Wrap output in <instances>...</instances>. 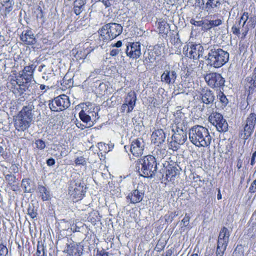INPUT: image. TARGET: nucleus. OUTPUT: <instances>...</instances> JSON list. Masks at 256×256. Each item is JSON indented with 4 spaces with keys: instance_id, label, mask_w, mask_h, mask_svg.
Here are the masks:
<instances>
[{
    "instance_id": "obj_60",
    "label": "nucleus",
    "mask_w": 256,
    "mask_h": 256,
    "mask_svg": "<svg viewBox=\"0 0 256 256\" xmlns=\"http://www.w3.org/2000/svg\"><path fill=\"white\" fill-rule=\"evenodd\" d=\"M46 163L48 166H54L56 162L53 158H51L46 160Z\"/></svg>"
},
{
    "instance_id": "obj_36",
    "label": "nucleus",
    "mask_w": 256,
    "mask_h": 256,
    "mask_svg": "<svg viewBox=\"0 0 256 256\" xmlns=\"http://www.w3.org/2000/svg\"><path fill=\"white\" fill-rule=\"evenodd\" d=\"M216 96L220 103V106L226 107L228 103V100L226 95L222 92L220 91Z\"/></svg>"
},
{
    "instance_id": "obj_40",
    "label": "nucleus",
    "mask_w": 256,
    "mask_h": 256,
    "mask_svg": "<svg viewBox=\"0 0 256 256\" xmlns=\"http://www.w3.org/2000/svg\"><path fill=\"white\" fill-rule=\"evenodd\" d=\"M5 178L10 186H14V184L16 182V176L11 174H6L5 176Z\"/></svg>"
},
{
    "instance_id": "obj_47",
    "label": "nucleus",
    "mask_w": 256,
    "mask_h": 256,
    "mask_svg": "<svg viewBox=\"0 0 256 256\" xmlns=\"http://www.w3.org/2000/svg\"><path fill=\"white\" fill-rule=\"evenodd\" d=\"M171 36V42L172 43L176 44L180 42V36L176 32L175 34H172Z\"/></svg>"
},
{
    "instance_id": "obj_44",
    "label": "nucleus",
    "mask_w": 256,
    "mask_h": 256,
    "mask_svg": "<svg viewBox=\"0 0 256 256\" xmlns=\"http://www.w3.org/2000/svg\"><path fill=\"white\" fill-rule=\"evenodd\" d=\"M248 19L249 16L248 12H244L242 16H240V18L239 19V20L242 22V27L244 26L246 22L248 20Z\"/></svg>"
},
{
    "instance_id": "obj_29",
    "label": "nucleus",
    "mask_w": 256,
    "mask_h": 256,
    "mask_svg": "<svg viewBox=\"0 0 256 256\" xmlns=\"http://www.w3.org/2000/svg\"><path fill=\"white\" fill-rule=\"evenodd\" d=\"M158 28H159L160 33L167 36L169 31L170 30L169 24L164 20H160L158 22Z\"/></svg>"
},
{
    "instance_id": "obj_5",
    "label": "nucleus",
    "mask_w": 256,
    "mask_h": 256,
    "mask_svg": "<svg viewBox=\"0 0 256 256\" xmlns=\"http://www.w3.org/2000/svg\"><path fill=\"white\" fill-rule=\"evenodd\" d=\"M123 27L116 22H110L104 24L98 30L100 40L108 43L121 34Z\"/></svg>"
},
{
    "instance_id": "obj_8",
    "label": "nucleus",
    "mask_w": 256,
    "mask_h": 256,
    "mask_svg": "<svg viewBox=\"0 0 256 256\" xmlns=\"http://www.w3.org/2000/svg\"><path fill=\"white\" fill-rule=\"evenodd\" d=\"M208 45V44L202 45L200 44L190 43L184 47L183 53L190 58L198 60L200 57L203 58L206 55Z\"/></svg>"
},
{
    "instance_id": "obj_43",
    "label": "nucleus",
    "mask_w": 256,
    "mask_h": 256,
    "mask_svg": "<svg viewBox=\"0 0 256 256\" xmlns=\"http://www.w3.org/2000/svg\"><path fill=\"white\" fill-rule=\"evenodd\" d=\"M8 254V249L6 245L0 244V256H6Z\"/></svg>"
},
{
    "instance_id": "obj_33",
    "label": "nucleus",
    "mask_w": 256,
    "mask_h": 256,
    "mask_svg": "<svg viewBox=\"0 0 256 256\" xmlns=\"http://www.w3.org/2000/svg\"><path fill=\"white\" fill-rule=\"evenodd\" d=\"M222 23V20L220 19L209 20L207 22H204V24L203 26L202 30H208L212 27L220 25Z\"/></svg>"
},
{
    "instance_id": "obj_19",
    "label": "nucleus",
    "mask_w": 256,
    "mask_h": 256,
    "mask_svg": "<svg viewBox=\"0 0 256 256\" xmlns=\"http://www.w3.org/2000/svg\"><path fill=\"white\" fill-rule=\"evenodd\" d=\"M152 142L157 146L162 144L166 140V135L162 129H158L151 136Z\"/></svg>"
},
{
    "instance_id": "obj_6",
    "label": "nucleus",
    "mask_w": 256,
    "mask_h": 256,
    "mask_svg": "<svg viewBox=\"0 0 256 256\" xmlns=\"http://www.w3.org/2000/svg\"><path fill=\"white\" fill-rule=\"evenodd\" d=\"M174 124L172 126V131L174 132L172 138L178 144H183L187 140L186 132L184 130V114L180 112L175 115Z\"/></svg>"
},
{
    "instance_id": "obj_10",
    "label": "nucleus",
    "mask_w": 256,
    "mask_h": 256,
    "mask_svg": "<svg viewBox=\"0 0 256 256\" xmlns=\"http://www.w3.org/2000/svg\"><path fill=\"white\" fill-rule=\"evenodd\" d=\"M198 5L208 14H213L220 11L222 0H196Z\"/></svg>"
},
{
    "instance_id": "obj_28",
    "label": "nucleus",
    "mask_w": 256,
    "mask_h": 256,
    "mask_svg": "<svg viewBox=\"0 0 256 256\" xmlns=\"http://www.w3.org/2000/svg\"><path fill=\"white\" fill-rule=\"evenodd\" d=\"M79 116L82 121L86 124L87 126L84 128H90L94 124V122L92 120L91 116L88 112L86 113L83 110L79 112Z\"/></svg>"
},
{
    "instance_id": "obj_55",
    "label": "nucleus",
    "mask_w": 256,
    "mask_h": 256,
    "mask_svg": "<svg viewBox=\"0 0 256 256\" xmlns=\"http://www.w3.org/2000/svg\"><path fill=\"white\" fill-rule=\"evenodd\" d=\"M249 192L251 193L256 192V179L252 183L249 188Z\"/></svg>"
},
{
    "instance_id": "obj_54",
    "label": "nucleus",
    "mask_w": 256,
    "mask_h": 256,
    "mask_svg": "<svg viewBox=\"0 0 256 256\" xmlns=\"http://www.w3.org/2000/svg\"><path fill=\"white\" fill-rule=\"evenodd\" d=\"M190 217L189 216L186 214L184 218L182 220V222L183 223L184 226H188L189 224V221H190Z\"/></svg>"
},
{
    "instance_id": "obj_45",
    "label": "nucleus",
    "mask_w": 256,
    "mask_h": 256,
    "mask_svg": "<svg viewBox=\"0 0 256 256\" xmlns=\"http://www.w3.org/2000/svg\"><path fill=\"white\" fill-rule=\"evenodd\" d=\"M243 252L241 246H238L233 252V256H243Z\"/></svg>"
},
{
    "instance_id": "obj_35",
    "label": "nucleus",
    "mask_w": 256,
    "mask_h": 256,
    "mask_svg": "<svg viewBox=\"0 0 256 256\" xmlns=\"http://www.w3.org/2000/svg\"><path fill=\"white\" fill-rule=\"evenodd\" d=\"M256 124V114L254 113H250L246 120L244 124L252 126V128H254Z\"/></svg>"
},
{
    "instance_id": "obj_52",
    "label": "nucleus",
    "mask_w": 256,
    "mask_h": 256,
    "mask_svg": "<svg viewBox=\"0 0 256 256\" xmlns=\"http://www.w3.org/2000/svg\"><path fill=\"white\" fill-rule=\"evenodd\" d=\"M190 23L196 26H202L203 28V26L204 24V22L203 20L196 21L194 20H191Z\"/></svg>"
},
{
    "instance_id": "obj_51",
    "label": "nucleus",
    "mask_w": 256,
    "mask_h": 256,
    "mask_svg": "<svg viewBox=\"0 0 256 256\" xmlns=\"http://www.w3.org/2000/svg\"><path fill=\"white\" fill-rule=\"evenodd\" d=\"M122 52L121 49L118 48H113L112 50H110V54L112 56H116L119 54H122Z\"/></svg>"
},
{
    "instance_id": "obj_53",
    "label": "nucleus",
    "mask_w": 256,
    "mask_h": 256,
    "mask_svg": "<svg viewBox=\"0 0 256 256\" xmlns=\"http://www.w3.org/2000/svg\"><path fill=\"white\" fill-rule=\"evenodd\" d=\"M232 31L234 34L236 35H239L240 34V26L236 24H234L232 27Z\"/></svg>"
},
{
    "instance_id": "obj_1",
    "label": "nucleus",
    "mask_w": 256,
    "mask_h": 256,
    "mask_svg": "<svg viewBox=\"0 0 256 256\" xmlns=\"http://www.w3.org/2000/svg\"><path fill=\"white\" fill-rule=\"evenodd\" d=\"M229 57V53L219 46L208 44L206 54L203 58L207 62L208 65L220 68L228 62Z\"/></svg>"
},
{
    "instance_id": "obj_2",
    "label": "nucleus",
    "mask_w": 256,
    "mask_h": 256,
    "mask_svg": "<svg viewBox=\"0 0 256 256\" xmlns=\"http://www.w3.org/2000/svg\"><path fill=\"white\" fill-rule=\"evenodd\" d=\"M36 66L31 64L26 66L24 69L18 72L20 78L16 79V83L19 86L20 92L21 94L24 92H32L34 89L36 81L34 80V73Z\"/></svg>"
},
{
    "instance_id": "obj_13",
    "label": "nucleus",
    "mask_w": 256,
    "mask_h": 256,
    "mask_svg": "<svg viewBox=\"0 0 256 256\" xmlns=\"http://www.w3.org/2000/svg\"><path fill=\"white\" fill-rule=\"evenodd\" d=\"M208 121L220 132H225L228 130V122L220 113H212L208 117Z\"/></svg>"
},
{
    "instance_id": "obj_24",
    "label": "nucleus",
    "mask_w": 256,
    "mask_h": 256,
    "mask_svg": "<svg viewBox=\"0 0 256 256\" xmlns=\"http://www.w3.org/2000/svg\"><path fill=\"white\" fill-rule=\"evenodd\" d=\"M230 234V230L224 226L220 232L217 243L228 245Z\"/></svg>"
},
{
    "instance_id": "obj_15",
    "label": "nucleus",
    "mask_w": 256,
    "mask_h": 256,
    "mask_svg": "<svg viewBox=\"0 0 256 256\" xmlns=\"http://www.w3.org/2000/svg\"><path fill=\"white\" fill-rule=\"evenodd\" d=\"M207 84L212 88H218L224 86L225 80L222 75L217 72H210L204 76Z\"/></svg>"
},
{
    "instance_id": "obj_59",
    "label": "nucleus",
    "mask_w": 256,
    "mask_h": 256,
    "mask_svg": "<svg viewBox=\"0 0 256 256\" xmlns=\"http://www.w3.org/2000/svg\"><path fill=\"white\" fill-rule=\"evenodd\" d=\"M254 17L249 18L248 22V24L251 27H254L256 24L255 20H254Z\"/></svg>"
},
{
    "instance_id": "obj_3",
    "label": "nucleus",
    "mask_w": 256,
    "mask_h": 256,
    "mask_svg": "<svg viewBox=\"0 0 256 256\" xmlns=\"http://www.w3.org/2000/svg\"><path fill=\"white\" fill-rule=\"evenodd\" d=\"M34 109L33 102H29L24 106L19 113L14 116V126L16 130L23 132L30 126L32 120V110Z\"/></svg>"
},
{
    "instance_id": "obj_31",
    "label": "nucleus",
    "mask_w": 256,
    "mask_h": 256,
    "mask_svg": "<svg viewBox=\"0 0 256 256\" xmlns=\"http://www.w3.org/2000/svg\"><path fill=\"white\" fill-rule=\"evenodd\" d=\"M156 55L152 50H148L144 54V62L146 61V63H152L156 60Z\"/></svg>"
},
{
    "instance_id": "obj_30",
    "label": "nucleus",
    "mask_w": 256,
    "mask_h": 256,
    "mask_svg": "<svg viewBox=\"0 0 256 256\" xmlns=\"http://www.w3.org/2000/svg\"><path fill=\"white\" fill-rule=\"evenodd\" d=\"M179 172L176 166H168L166 172V178L167 179L170 178V180H172V178H175Z\"/></svg>"
},
{
    "instance_id": "obj_26",
    "label": "nucleus",
    "mask_w": 256,
    "mask_h": 256,
    "mask_svg": "<svg viewBox=\"0 0 256 256\" xmlns=\"http://www.w3.org/2000/svg\"><path fill=\"white\" fill-rule=\"evenodd\" d=\"M86 2V0H74L73 2V11L76 16L80 15L84 10Z\"/></svg>"
},
{
    "instance_id": "obj_34",
    "label": "nucleus",
    "mask_w": 256,
    "mask_h": 256,
    "mask_svg": "<svg viewBox=\"0 0 256 256\" xmlns=\"http://www.w3.org/2000/svg\"><path fill=\"white\" fill-rule=\"evenodd\" d=\"M14 4V0H4L2 6L4 7V14L6 17L7 14L13 10V6Z\"/></svg>"
},
{
    "instance_id": "obj_25",
    "label": "nucleus",
    "mask_w": 256,
    "mask_h": 256,
    "mask_svg": "<svg viewBox=\"0 0 256 256\" xmlns=\"http://www.w3.org/2000/svg\"><path fill=\"white\" fill-rule=\"evenodd\" d=\"M21 186L24 192L32 193L35 190L34 182L28 178L22 180Z\"/></svg>"
},
{
    "instance_id": "obj_7",
    "label": "nucleus",
    "mask_w": 256,
    "mask_h": 256,
    "mask_svg": "<svg viewBox=\"0 0 256 256\" xmlns=\"http://www.w3.org/2000/svg\"><path fill=\"white\" fill-rule=\"evenodd\" d=\"M141 167H139L140 176L146 178L154 177L158 170V163L156 158L152 155L144 156L139 161Z\"/></svg>"
},
{
    "instance_id": "obj_39",
    "label": "nucleus",
    "mask_w": 256,
    "mask_h": 256,
    "mask_svg": "<svg viewBox=\"0 0 256 256\" xmlns=\"http://www.w3.org/2000/svg\"><path fill=\"white\" fill-rule=\"evenodd\" d=\"M100 110L98 107L94 108L93 110H88V112L90 115L91 116V118L92 121L94 122H96L100 118L98 114V112Z\"/></svg>"
},
{
    "instance_id": "obj_49",
    "label": "nucleus",
    "mask_w": 256,
    "mask_h": 256,
    "mask_svg": "<svg viewBox=\"0 0 256 256\" xmlns=\"http://www.w3.org/2000/svg\"><path fill=\"white\" fill-rule=\"evenodd\" d=\"M179 145L180 144H178L175 141L172 140V142H170L169 148L172 149L174 151H176L177 150L180 148Z\"/></svg>"
},
{
    "instance_id": "obj_9",
    "label": "nucleus",
    "mask_w": 256,
    "mask_h": 256,
    "mask_svg": "<svg viewBox=\"0 0 256 256\" xmlns=\"http://www.w3.org/2000/svg\"><path fill=\"white\" fill-rule=\"evenodd\" d=\"M86 189L84 181L80 178L76 179L70 182L68 194L76 200H80L85 195Z\"/></svg>"
},
{
    "instance_id": "obj_4",
    "label": "nucleus",
    "mask_w": 256,
    "mask_h": 256,
    "mask_svg": "<svg viewBox=\"0 0 256 256\" xmlns=\"http://www.w3.org/2000/svg\"><path fill=\"white\" fill-rule=\"evenodd\" d=\"M189 139L198 147H206L210 145L212 138L206 128L196 125L190 130Z\"/></svg>"
},
{
    "instance_id": "obj_16",
    "label": "nucleus",
    "mask_w": 256,
    "mask_h": 256,
    "mask_svg": "<svg viewBox=\"0 0 256 256\" xmlns=\"http://www.w3.org/2000/svg\"><path fill=\"white\" fill-rule=\"evenodd\" d=\"M242 84L248 96L256 92V67L252 74L243 80Z\"/></svg>"
},
{
    "instance_id": "obj_61",
    "label": "nucleus",
    "mask_w": 256,
    "mask_h": 256,
    "mask_svg": "<svg viewBox=\"0 0 256 256\" xmlns=\"http://www.w3.org/2000/svg\"><path fill=\"white\" fill-rule=\"evenodd\" d=\"M80 227L78 226L76 224H72L70 228V230L73 232H80Z\"/></svg>"
},
{
    "instance_id": "obj_37",
    "label": "nucleus",
    "mask_w": 256,
    "mask_h": 256,
    "mask_svg": "<svg viewBox=\"0 0 256 256\" xmlns=\"http://www.w3.org/2000/svg\"><path fill=\"white\" fill-rule=\"evenodd\" d=\"M37 209L35 208V206L33 204H30L28 208V214L30 216L34 219L36 218L38 216Z\"/></svg>"
},
{
    "instance_id": "obj_42",
    "label": "nucleus",
    "mask_w": 256,
    "mask_h": 256,
    "mask_svg": "<svg viewBox=\"0 0 256 256\" xmlns=\"http://www.w3.org/2000/svg\"><path fill=\"white\" fill-rule=\"evenodd\" d=\"M74 162L76 164V165H82V166H86V161L84 158L83 156H78L77 157L75 160Z\"/></svg>"
},
{
    "instance_id": "obj_12",
    "label": "nucleus",
    "mask_w": 256,
    "mask_h": 256,
    "mask_svg": "<svg viewBox=\"0 0 256 256\" xmlns=\"http://www.w3.org/2000/svg\"><path fill=\"white\" fill-rule=\"evenodd\" d=\"M200 98L203 104L202 109L206 108H212L216 105V100L214 92L208 88H202L199 92Z\"/></svg>"
},
{
    "instance_id": "obj_56",
    "label": "nucleus",
    "mask_w": 256,
    "mask_h": 256,
    "mask_svg": "<svg viewBox=\"0 0 256 256\" xmlns=\"http://www.w3.org/2000/svg\"><path fill=\"white\" fill-rule=\"evenodd\" d=\"M10 170L14 173H17L18 172V164H12L10 166Z\"/></svg>"
},
{
    "instance_id": "obj_38",
    "label": "nucleus",
    "mask_w": 256,
    "mask_h": 256,
    "mask_svg": "<svg viewBox=\"0 0 256 256\" xmlns=\"http://www.w3.org/2000/svg\"><path fill=\"white\" fill-rule=\"evenodd\" d=\"M228 244L217 243L216 256H223Z\"/></svg>"
},
{
    "instance_id": "obj_20",
    "label": "nucleus",
    "mask_w": 256,
    "mask_h": 256,
    "mask_svg": "<svg viewBox=\"0 0 256 256\" xmlns=\"http://www.w3.org/2000/svg\"><path fill=\"white\" fill-rule=\"evenodd\" d=\"M20 38L25 44L27 45H33L36 43V39L34 34L30 30H26L22 32Z\"/></svg>"
},
{
    "instance_id": "obj_21",
    "label": "nucleus",
    "mask_w": 256,
    "mask_h": 256,
    "mask_svg": "<svg viewBox=\"0 0 256 256\" xmlns=\"http://www.w3.org/2000/svg\"><path fill=\"white\" fill-rule=\"evenodd\" d=\"M66 253V256H81L82 254V250L78 245L72 244H66V247L63 250Z\"/></svg>"
},
{
    "instance_id": "obj_62",
    "label": "nucleus",
    "mask_w": 256,
    "mask_h": 256,
    "mask_svg": "<svg viewBox=\"0 0 256 256\" xmlns=\"http://www.w3.org/2000/svg\"><path fill=\"white\" fill-rule=\"evenodd\" d=\"M50 75H51V73L48 74L46 72H44L42 74V78L47 81L50 78V76H49Z\"/></svg>"
},
{
    "instance_id": "obj_17",
    "label": "nucleus",
    "mask_w": 256,
    "mask_h": 256,
    "mask_svg": "<svg viewBox=\"0 0 256 256\" xmlns=\"http://www.w3.org/2000/svg\"><path fill=\"white\" fill-rule=\"evenodd\" d=\"M145 147V142L141 138L134 139L131 140L130 144V152L136 157H138L143 154Z\"/></svg>"
},
{
    "instance_id": "obj_50",
    "label": "nucleus",
    "mask_w": 256,
    "mask_h": 256,
    "mask_svg": "<svg viewBox=\"0 0 256 256\" xmlns=\"http://www.w3.org/2000/svg\"><path fill=\"white\" fill-rule=\"evenodd\" d=\"M37 18H44V12L40 6H38L35 11Z\"/></svg>"
},
{
    "instance_id": "obj_58",
    "label": "nucleus",
    "mask_w": 256,
    "mask_h": 256,
    "mask_svg": "<svg viewBox=\"0 0 256 256\" xmlns=\"http://www.w3.org/2000/svg\"><path fill=\"white\" fill-rule=\"evenodd\" d=\"M96 256H109L108 252L104 250H98Z\"/></svg>"
},
{
    "instance_id": "obj_11",
    "label": "nucleus",
    "mask_w": 256,
    "mask_h": 256,
    "mask_svg": "<svg viewBox=\"0 0 256 256\" xmlns=\"http://www.w3.org/2000/svg\"><path fill=\"white\" fill-rule=\"evenodd\" d=\"M49 108L54 112H60L68 108L70 106L69 97L66 94H61L55 98L48 104Z\"/></svg>"
},
{
    "instance_id": "obj_41",
    "label": "nucleus",
    "mask_w": 256,
    "mask_h": 256,
    "mask_svg": "<svg viewBox=\"0 0 256 256\" xmlns=\"http://www.w3.org/2000/svg\"><path fill=\"white\" fill-rule=\"evenodd\" d=\"M34 144L36 148L40 150H44L46 146L45 142L41 139L36 140Z\"/></svg>"
},
{
    "instance_id": "obj_48",
    "label": "nucleus",
    "mask_w": 256,
    "mask_h": 256,
    "mask_svg": "<svg viewBox=\"0 0 256 256\" xmlns=\"http://www.w3.org/2000/svg\"><path fill=\"white\" fill-rule=\"evenodd\" d=\"M165 246L166 244L164 242H158L154 248V250L157 252H160L164 249Z\"/></svg>"
},
{
    "instance_id": "obj_14",
    "label": "nucleus",
    "mask_w": 256,
    "mask_h": 256,
    "mask_svg": "<svg viewBox=\"0 0 256 256\" xmlns=\"http://www.w3.org/2000/svg\"><path fill=\"white\" fill-rule=\"evenodd\" d=\"M178 68L168 66L160 76L161 82L168 86L174 84L178 77Z\"/></svg>"
},
{
    "instance_id": "obj_46",
    "label": "nucleus",
    "mask_w": 256,
    "mask_h": 256,
    "mask_svg": "<svg viewBox=\"0 0 256 256\" xmlns=\"http://www.w3.org/2000/svg\"><path fill=\"white\" fill-rule=\"evenodd\" d=\"M36 254L37 256H45L44 250L42 245H38Z\"/></svg>"
},
{
    "instance_id": "obj_27",
    "label": "nucleus",
    "mask_w": 256,
    "mask_h": 256,
    "mask_svg": "<svg viewBox=\"0 0 256 256\" xmlns=\"http://www.w3.org/2000/svg\"><path fill=\"white\" fill-rule=\"evenodd\" d=\"M38 190L42 201H47L51 198L50 192L46 186L38 184Z\"/></svg>"
},
{
    "instance_id": "obj_23",
    "label": "nucleus",
    "mask_w": 256,
    "mask_h": 256,
    "mask_svg": "<svg viewBox=\"0 0 256 256\" xmlns=\"http://www.w3.org/2000/svg\"><path fill=\"white\" fill-rule=\"evenodd\" d=\"M136 95L134 92H131L128 94L124 100V102L128 106V113L132 112L136 106Z\"/></svg>"
},
{
    "instance_id": "obj_57",
    "label": "nucleus",
    "mask_w": 256,
    "mask_h": 256,
    "mask_svg": "<svg viewBox=\"0 0 256 256\" xmlns=\"http://www.w3.org/2000/svg\"><path fill=\"white\" fill-rule=\"evenodd\" d=\"M250 222L252 223V226H254V225L256 226V210L251 217Z\"/></svg>"
},
{
    "instance_id": "obj_22",
    "label": "nucleus",
    "mask_w": 256,
    "mask_h": 256,
    "mask_svg": "<svg viewBox=\"0 0 256 256\" xmlns=\"http://www.w3.org/2000/svg\"><path fill=\"white\" fill-rule=\"evenodd\" d=\"M144 196V192L138 188L136 189L133 190L127 196L126 198L130 199V202L132 204H136L141 202Z\"/></svg>"
},
{
    "instance_id": "obj_32",
    "label": "nucleus",
    "mask_w": 256,
    "mask_h": 256,
    "mask_svg": "<svg viewBox=\"0 0 256 256\" xmlns=\"http://www.w3.org/2000/svg\"><path fill=\"white\" fill-rule=\"evenodd\" d=\"M254 128H252V126L244 124V128L241 133L242 138L244 140L248 139L254 132Z\"/></svg>"
},
{
    "instance_id": "obj_18",
    "label": "nucleus",
    "mask_w": 256,
    "mask_h": 256,
    "mask_svg": "<svg viewBox=\"0 0 256 256\" xmlns=\"http://www.w3.org/2000/svg\"><path fill=\"white\" fill-rule=\"evenodd\" d=\"M126 53L130 58L137 59L139 58L142 54L140 42H128L126 46Z\"/></svg>"
},
{
    "instance_id": "obj_64",
    "label": "nucleus",
    "mask_w": 256,
    "mask_h": 256,
    "mask_svg": "<svg viewBox=\"0 0 256 256\" xmlns=\"http://www.w3.org/2000/svg\"><path fill=\"white\" fill-rule=\"evenodd\" d=\"M112 47H116L118 48L122 46V42L121 40H118L116 42L112 45Z\"/></svg>"
},
{
    "instance_id": "obj_63",
    "label": "nucleus",
    "mask_w": 256,
    "mask_h": 256,
    "mask_svg": "<svg viewBox=\"0 0 256 256\" xmlns=\"http://www.w3.org/2000/svg\"><path fill=\"white\" fill-rule=\"evenodd\" d=\"M256 157V150L252 154L250 160V164L254 166L255 164V158Z\"/></svg>"
}]
</instances>
